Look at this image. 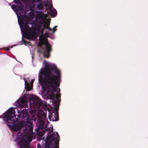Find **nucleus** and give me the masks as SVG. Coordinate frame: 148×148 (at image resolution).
Here are the masks:
<instances>
[{
  "label": "nucleus",
  "instance_id": "nucleus-6",
  "mask_svg": "<svg viewBox=\"0 0 148 148\" xmlns=\"http://www.w3.org/2000/svg\"><path fill=\"white\" fill-rule=\"evenodd\" d=\"M60 77V75H58L53 77V78H49L44 80L43 83H45V89L47 90L48 94L51 92H57V87L54 86H59Z\"/></svg>",
  "mask_w": 148,
  "mask_h": 148
},
{
  "label": "nucleus",
  "instance_id": "nucleus-5",
  "mask_svg": "<svg viewBox=\"0 0 148 148\" xmlns=\"http://www.w3.org/2000/svg\"><path fill=\"white\" fill-rule=\"evenodd\" d=\"M20 22H18L22 33H25L27 37L30 40H33L36 37V29L32 28V25L27 21H25L24 18L21 19Z\"/></svg>",
  "mask_w": 148,
  "mask_h": 148
},
{
  "label": "nucleus",
  "instance_id": "nucleus-24",
  "mask_svg": "<svg viewBox=\"0 0 148 148\" xmlns=\"http://www.w3.org/2000/svg\"><path fill=\"white\" fill-rule=\"evenodd\" d=\"M48 34V33L47 32H45V35H47V34Z\"/></svg>",
  "mask_w": 148,
  "mask_h": 148
},
{
  "label": "nucleus",
  "instance_id": "nucleus-18",
  "mask_svg": "<svg viewBox=\"0 0 148 148\" xmlns=\"http://www.w3.org/2000/svg\"><path fill=\"white\" fill-rule=\"evenodd\" d=\"M44 28H42L41 30V31H40V33H41V35H40V36L39 37H40H40L41 36H42V35L44 33Z\"/></svg>",
  "mask_w": 148,
  "mask_h": 148
},
{
  "label": "nucleus",
  "instance_id": "nucleus-9",
  "mask_svg": "<svg viewBox=\"0 0 148 148\" xmlns=\"http://www.w3.org/2000/svg\"><path fill=\"white\" fill-rule=\"evenodd\" d=\"M49 119L50 121H57L59 120L58 113L56 111L55 112H51L48 116Z\"/></svg>",
  "mask_w": 148,
  "mask_h": 148
},
{
  "label": "nucleus",
  "instance_id": "nucleus-21",
  "mask_svg": "<svg viewBox=\"0 0 148 148\" xmlns=\"http://www.w3.org/2000/svg\"><path fill=\"white\" fill-rule=\"evenodd\" d=\"M47 123L46 124V126H47V125L49 123V122L47 120Z\"/></svg>",
  "mask_w": 148,
  "mask_h": 148
},
{
  "label": "nucleus",
  "instance_id": "nucleus-20",
  "mask_svg": "<svg viewBox=\"0 0 148 148\" xmlns=\"http://www.w3.org/2000/svg\"><path fill=\"white\" fill-rule=\"evenodd\" d=\"M4 50H5L6 51H9L10 50V49L8 48L5 47H4Z\"/></svg>",
  "mask_w": 148,
  "mask_h": 148
},
{
  "label": "nucleus",
  "instance_id": "nucleus-7",
  "mask_svg": "<svg viewBox=\"0 0 148 148\" xmlns=\"http://www.w3.org/2000/svg\"><path fill=\"white\" fill-rule=\"evenodd\" d=\"M13 2L17 4L12 5L11 8L16 12L18 18L21 19L24 18L26 13L28 10L25 9L23 5L19 2L18 0H14Z\"/></svg>",
  "mask_w": 148,
  "mask_h": 148
},
{
  "label": "nucleus",
  "instance_id": "nucleus-19",
  "mask_svg": "<svg viewBox=\"0 0 148 148\" xmlns=\"http://www.w3.org/2000/svg\"><path fill=\"white\" fill-rule=\"evenodd\" d=\"M57 27V26H55L53 27V32H55L57 30V29L56 28V27Z\"/></svg>",
  "mask_w": 148,
  "mask_h": 148
},
{
  "label": "nucleus",
  "instance_id": "nucleus-1",
  "mask_svg": "<svg viewBox=\"0 0 148 148\" xmlns=\"http://www.w3.org/2000/svg\"><path fill=\"white\" fill-rule=\"evenodd\" d=\"M28 112L29 110L26 109L18 110V118H16L14 108L11 107L3 115V117L4 122L9 128L14 131H18L23 128L24 122L30 125L32 123L31 121L32 120Z\"/></svg>",
  "mask_w": 148,
  "mask_h": 148
},
{
  "label": "nucleus",
  "instance_id": "nucleus-2",
  "mask_svg": "<svg viewBox=\"0 0 148 148\" xmlns=\"http://www.w3.org/2000/svg\"><path fill=\"white\" fill-rule=\"evenodd\" d=\"M30 106L33 108L29 109L31 119L36 122V125L38 130H42L43 127L46 119L47 111L45 109L42 110L43 107L42 102L37 96L33 95L29 99Z\"/></svg>",
  "mask_w": 148,
  "mask_h": 148
},
{
  "label": "nucleus",
  "instance_id": "nucleus-17",
  "mask_svg": "<svg viewBox=\"0 0 148 148\" xmlns=\"http://www.w3.org/2000/svg\"><path fill=\"white\" fill-rule=\"evenodd\" d=\"M53 5L51 3H50V4H49L48 5V9L49 10L51 9Z\"/></svg>",
  "mask_w": 148,
  "mask_h": 148
},
{
  "label": "nucleus",
  "instance_id": "nucleus-11",
  "mask_svg": "<svg viewBox=\"0 0 148 148\" xmlns=\"http://www.w3.org/2000/svg\"><path fill=\"white\" fill-rule=\"evenodd\" d=\"M60 97V94H59L57 93L56 96V100H54L53 101V103L54 104V106L56 109H58L59 108L60 99H59L58 98Z\"/></svg>",
  "mask_w": 148,
  "mask_h": 148
},
{
  "label": "nucleus",
  "instance_id": "nucleus-13",
  "mask_svg": "<svg viewBox=\"0 0 148 148\" xmlns=\"http://www.w3.org/2000/svg\"><path fill=\"white\" fill-rule=\"evenodd\" d=\"M50 10L49 14L51 16H55L56 14H57V11L54 8L53 9H51Z\"/></svg>",
  "mask_w": 148,
  "mask_h": 148
},
{
  "label": "nucleus",
  "instance_id": "nucleus-23",
  "mask_svg": "<svg viewBox=\"0 0 148 148\" xmlns=\"http://www.w3.org/2000/svg\"><path fill=\"white\" fill-rule=\"evenodd\" d=\"M47 3H46L45 4V7H46L47 6Z\"/></svg>",
  "mask_w": 148,
  "mask_h": 148
},
{
  "label": "nucleus",
  "instance_id": "nucleus-14",
  "mask_svg": "<svg viewBox=\"0 0 148 148\" xmlns=\"http://www.w3.org/2000/svg\"><path fill=\"white\" fill-rule=\"evenodd\" d=\"M50 94L49 95V96L50 98V99L51 100H53L54 99L55 96V95L54 94L53 92H50Z\"/></svg>",
  "mask_w": 148,
  "mask_h": 148
},
{
  "label": "nucleus",
  "instance_id": "nucleus-22",
  "mask_svg": "<svg viewBox=\"0 0 148 148\" xmlns=\"http://www.w3.org/2000/svg\"><path fill=\"white\" fill-rule=\"evenodd\" d=\"M49 129H46L44 131V132L45 131H47V132H48L49 131Z\"/></svg>",
  "mask_w": 148,
  "mask_h": 148
},
{
  "label": "nucleus",
  "instance_id": "nucleus-12",
  "mask_svg": "<svg viewBox=\"0 0 148 148\" xmlns=\"http://www.w3.org/2000/svg\"><path fill=\"white\" fill-rule=\"evenodd\" d=\"M25 82V88L27 91H30L32 88V83L31 82L30 83L27 82L26 80H24Z\"/></svg>",
  "mask_w": 148,
  "mask_h": 148
},
{
  "label": "nucleus",
  "instance_id": "nucleus-4",
  "mask_svg": "<svg viewBox=\"0 0 148 148\" xmlns=\"http://www.w3.org/2000/svg\"><path fill=\"white\" fill-rule=\"evenodd\" d=\"M33 127H29L23 129V132L18 136L20 139L18 143L20 148H29V144L33 136Z\"/></svg>",
  "mask_w": 148,
  "mask_h": 148
},
{
  "label": "nucleus",
  "instance_id": "nucleus-3",
  "mask_svg": "<svg viewBox=\"0 0 148 148\" xmlns=\"http://www.w3.org/2000/svg\"><path fill=\"white\" fill-rule=\"evenodd\" d=\"M60 75V71L55 64H46L44 68H42L38 75V81L42 84L44 80Z\"/></svg>",
  "mask_w": 148,
  "mask_h": 148
},
{
  "label": "nucleus",
  "instance_id": "nucleus-8",
  "mask_svg": "<svg viewBox=\"0 0 148 148\" xmlns=\"http://www.w3.org/2000/svg\"><path fill=\"white\" fill-rule=\"evenodd\" d=\"M45 49L43 52V56L44 57L48 58L50 56V53L52 49L51 46L48 43H45Z\"/></svg>",
  "mask_w": 148,
  "mask_h": 148
},
{
  "label": "nucleus",
  "instance_id": "nucleus-10",
  "mask_svg": "<svg viewBox=\"0 0 148 148\" xmlns=\"http://www.w3.org/2000/svg\"><path fill=\"white\" fill-rule=\"evenodd\" d=\"M27 103V99L25 97H22L18 99L17 102V104L21 107L25 106Z\"/></svg>",
  "mask_w": 148,
  "mask_h": 148
},
{
  "label": "nucleus",
  "instance_id": "nucleus-25",
  "mask_svg": "<svg viewBox=\"0 0 148 148\" xmlns=\"http://www.w3.org/2000/svg\"><path fill=\"white\" fill-rule=\"evenodd\" d=\"M40 47L41 48H42V46H41V45H40Z\"/></svg>",
  "mask_w": 148,
  "mask_h": 148
},
{
  "label": "nucleus",
  "instance_id": "nucleus-15",
  "mask_svg": "<svg viewBox=\"0 0 148 148\" xmlns=\"http://www.w3.org/2000/svg\"><path fill=\"white\" fill-rule=\"evenodd\" d=\"M37 28V30H36V37H37V36L38 35V33L40 32V29L41 27V26L40 25H38Z\"/></svg>",
  "mask_w": 148,
  "mask_h": 148
},
{
  "label": "nucleus",
  "instance_id": "nucleus-16",
  "mask_svg": "<svg viewBox=\"0 0 148 148\" xmlns=\"http://www.w3.org/2000/svg\"><path fill=\"white\" fill-rule=\"evenodd\" d=\"M49 25H47V24L45 23L44 24V25H43V28H44V29H49L50 28L49 27Z\"/></svg>",
  "mask_w": 148,
  "mask_h": 148
}]
</instances>
